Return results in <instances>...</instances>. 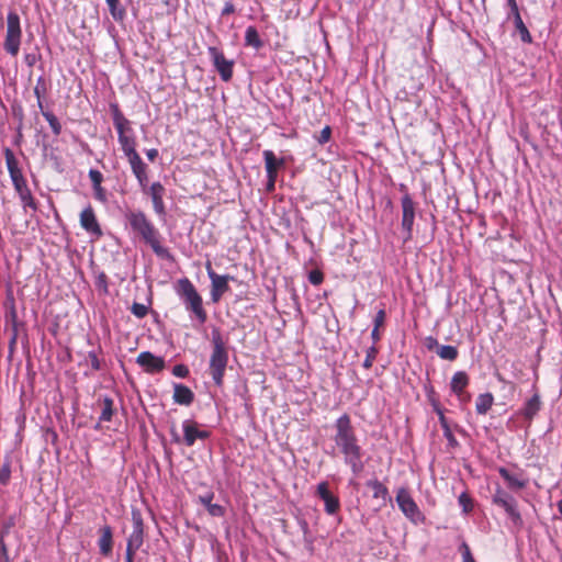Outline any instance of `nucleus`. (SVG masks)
Masks as SVG:
<instances>
[{
	"label": "nucleus",
	"instance_id": "nucleus-1",
	"mask_svg": "<svg viewBox=\"0 0 562 562\" xmlns=\"http://www.w3.org/2000/svg\"><path fill=\"white\" fill-rule=\"evenodd\" d=\"M333 441L335 448L344 457V462L355 475L360 474L364 469L362 457L364 451L359 443L356 429L351 424L348 414L339 416L334 424Z\"/></svg>",
	"mask_w": 562,
	"mask_h": 562
},
{
	"label": "nucleus",
	"instance_id": "nucleus-2",
	"mask_svg": "<svg viewBox=\"0 0 562 562\" xmlns=\"http://www.w3.org/2000/svg\"><path fill=\"white\" fill-rule=\"evenodd\" d=\"M132 232L148 245L154 254L166 260H173V256L168 248L161 245V236L154 223L142 210H127L124 213Z\"/></svg>",
	"mask_w": 562,
	"mask_h": 562
},
{
	"label": "nucleus",
	"instance_id": "nucleus-3",
	"mask_svg": "<svg viewBox=\"0 0 562 562\" xmlns=\"http://www.w3.org/2000/svg\"><path fill=\"white\" fill-rule=\"evenodd\" d=\"M228 364V350L220 329L212 330V353L209 361V373L216 386H222Z\"/></svg>",
	"mask_w": 562,
	"mask_h": 562
},
{
	"label": "nucleus",
	"instance_id": "nucleus-4",
	"mask_svg": "<svg viewBox=\"0 0 562 562\" xmlns=\"http://www.w3.org/2000/svg\"><path fill=\"white\" fill-rule=\"evenodd\" d=\"M7 168L16 191L23 207L26 210L27 207L33 211L37 210V204L32 195L31 190L27 187L26 180L22 173L21 168L19 167V161L14 156V153L9 147L3 149Z\"/></svg>",
	"mask_w": 562,
	"mask_h": 562
},
{
	"label": "nucleus",
	"instance_id": "nucleus-5",
	"mask_svg": "<svg viewBox=\"0 0 562 562\" xmlns=\"http://www.w3.org/2000/svg\"><path fill=\"white\" fill-rule=\"evenodd\" d=\"M176 291L186 308L194 314L200 324H204L207 319V313L203 308L202 297L193 283L188 278H182L178 281Z\"/></svg>",
	"mask_w": 562,
	"mask_h": 562
},
{
	"label": "nucleus",
	"instance_id": "nucleus-6",
	"mask_svg": "<svg viewBox=\"0 0 562 562\" xmlns=\"http://www.w3.org/2000/svg\"><path fill=\"white\" fill-rule=\"evenodd\" d=\"M492 502L494 505L505 510L515 527L521 528L524 526L522 517L518 510L517 501L512 494L501 486H497L492 496Z\"/></svg>",
	"mask_w": 562,
	"mask_h": 562
},
{
	"label": "nucleus",
	"instance_id": "nucleus-7",
	"mask_svg": "<svg viewBox=\"0 0 562 562\" xmlns=\"http://www.w3.org/2000/svg\"><path fill=\"white\" fill-rule=\"evenodd\" d=\"M20 16L16 12L10 11L7 16V35L4 40V49L8 54L16 56L21 45Z\"/></svg>",
	"mask_w": 562,
	"mask_h": 562
},
{
	"label": "nucleus",
	"instance_id": "nucleus-8",
	"mask_svg": "<svg viewBox=\"0 0 562 562\" xmlns=\"http://www.w3.org/2000/svg\"><path fill=\"white\" fill-rule=\"evenodd\" d=\"M395 501L404 516L413 524L417 525L424 521V515L406 487H400L397 490Z\"/></svg>",
	"mask_w": 562,
	"mask_h": 562
},
{
	"label": "nucleus",
	"instance_id": "nucleus-9",
	"mask_svg": "<svg viewBox=\"0 0 562 562\" xmlns=\"http://www.w3.org/2000/svg\"><path fill=\"white\" fill-rule=\"evenodd\" d=\"M207 276L211 280V300L213 303L220 302L223 294L229 290L228 282L234 281L235 278L229 274H217L213 268L211 261L205 263Z\"/></svg>",
	"mask_w": 562,
	"mask_h": 562
},
{
	"label": "nucleus",
	"instance_id": "nucleus-10",
	"mask_svg": "<svg viewBox=\"0 0 562 562\" xmlns=\"http://www.w3.org/2000/svg\"><path fill=\"white\" fill-rule=\"evenodd\" d=\"M402 204V231L404 233V241H408L413 236V225L415 221V203L408 193L401 199Z\"/></svg>",
	"mask_w": 562,
	"mask_h": 562
},
{
	"label": "nucleus",
	"instance_id": "nucleus-11",
	"mask_svg": "<svg viewBox=\"0 0 562 562\" xmlns=\"http://www.w3.org/2000/svg\"><path fill=\"white\" fill-rule=\"evenodd\" d=\"M215 69L223 81L227 82L233 77L234 60L227 59L224 54L214 46L207 48Z\"/></svg>",
	"mask_w": 562,
	"mask_h": 562
},
{
	"label": "nucleus",
	"instance_id": "nucleus-12",
	"mask_svg": "<svg viewBox=\"0 0 562 562\" xmlns=\"http://www.w3.org/2000/svg\"><path fill=\"white\" fill-rule=\"evenodd\" d=\"M81 227L92 236L101 237L103 232L97 220L93 207L89 204L86 206L79 216Z\"/></svg>",
	"mask_w": 562,
	"mask_h": 562
},
{
	"label": "nucleus",
	"instance_id": "nucleus-13",
	"mask_svg": "<svg viewBox=\"0 0 562 562\" xmlns=\"http://www.w3.org/2000/svg\"><path fill=\"white\" fill-rule=\"evenodd\" d=\"M136 363L145 369L148 373L160 372L165 368V360L157 357L150 351H143L136 358Z\"/></svg>",
	"mask_w": 562,
	"mask_h": 562
},
{
	"label": "nucleus",
	"instance_id": "nucleus-14",
	"mask_svg": "<svg viewBox=\"0 0 562 562\" xmlns=\"http://www.w3.org/2000/svg\"><path fill=\"white\" fill-rule=\"evenodd\" d=\"M183 429V441L188 447H192L196 439H207L210 437V432L206 430H200L198 428V424L194 420L186 419L182 423Z\"/></svg>",
	"mask_w": 562,
	"mask_h": 562
},
{
	"label": "nucleus",
	"instance_id": "nucleus-15",
	"mask_svg": "<svg viewBox=\"0 0 562 562\" xmlns=\"http://www.w3.org/2000/svg\"><path fill=\"white\" fill-rule=\"evenodd\" d=\"M166 189L160 182H154L148 188V190L145 192L148 194L153 202V209L154 212L158 216H165L166 215V206L164 202V195H165Z\"/></svg>",
	"mask_w": 562,
	"mask_h": 562
},
{
	"label": "nucleus",
	"instance_id": "nucleus-16",
	"mask_svg": "<svg viewBox=\"0 0 562 562\" xmlns=\"http://www.w3.org/2000/svg\"><path fill=\"white\" fill-rule=\"evenodd\" d=\"M317 495L319 498H322L325 503V512L329 515H334L338 512L340 507V503L337 496L333 495L328 490V483L327 482H321L317 485Z\"/></svg>",
	"mask_w": 562,
	"mask_h": 562
},
{
	"label": "nucleus",
	"instance_id": "nucleus-17",
	"mask_svg": "<svg viewBox=\"0 0 562 562\" xmlns=\"http://www.w3.org/2000/svg\"><path fill=\"white\" fill-rule=\"evenodd\" d=\"M132 521H133V531L130 535L127 542L140 548L144 542V522H143L142 515L138 510L132 512Z\"/></svg>",
	"mask_w": 562,
	"mask_h": 562
},
{
	"label": "nucleus",
	"instance_id": "nucleus-18",
	"mask_svg": "<svg viewBox=\"0 0 562 562\" xmlns=\"http://www.w3.org/2000/svg\"><path fill=\"white\" fill-rule=\"evenodd\" d=\"M532 396L526 401L525 405L520 409V415L528 420L529 423L535 418V416L539 413L542 406L541 397L539 392L533 386Z\"/></svg>",
	"mask_w": 562,
	"mask_h": 562
},
{
	"label": "nucleus",
	"instance_id": "nucleus-19",
	"mask_svg": "<svg viewBox=\"0 0 562 562\" xmlns=\"http://www.w3.org/2000/svg\"><path fill=\"white\" fill-rule=\"evenodd\" d=\"M507 4L510 8V13H512V15L514 18L515 27L518 31L521 41L524 43H530L531 42V35H530L527 26L525 25L521 16H520L519 9H518L516 0H507Z\"/></svg>",
	"mask_w": 562,
	"mask_h": 562
},
{
	"label": "nucleus",
	"instance_id": "nucleus-20",
	"mask_svg": "<svg viewBox=\"0 0 562 562\" xmlns=\"http://www.w3.org/2000/svg\"><path fill=\"white\" fill-rule=\"evenodd\" d=\"M172 400L176 404L189 406L194 401V393L184 384L173 383Z\"/></svg>",
	"mask_w": 562,
	"mask_h": 562
},
{
	"label": "nucleus",
	"instance_id": "nucleus-21",
	"mask_svg": "<svg viewBox=\"0 0 562 562\" xmlns=\"http://www.w3.org/2000/svg\"><path fill=\"white\" fill-rule=\"evenodd\" d=\"M111 112L113 124L117 131V134H131L133 133L130 121L124 116L117 104H111Z\"/></svg>",
	"mask_w": 562,
	"mask_h": 562
},
{
	"label": "nucleus",
	"instance_id": "nucleus-22",
	"mask_svg": "<svg viewBox=\"0 0 562 562\" xmlns=\"http://www.w3.org/2000/svg\"><path fill=\"white\" fill-rule=\"evenodd\" d=\"M98 546L102 555L108 557L111 554L113 548V531L110 526L105 525L100 528Z\"/></svg>",
	"mask_w": 562,
	"mask_h": 562
},
{
	"label": "nucleus",
	"instance_id": "nucleus-23",
	"mask_svg": "<svg viewBox=\"0 0 562 562\" xmlns=\"http://www.w3.org/2000/svg\"><path fill=\"white\" fill-rule=\"evenodd\" d=\"M263 158L267 178H272L273 175H278V169L285 164L284 158H277L274 153L269 149L263 151Z\"/></svg>",
	"mask_w": 562,
	"mask_h": 562
},
{
	"label": "nucleus",
	"instance_id": "nucleus-24",
	"mask_svg": "<svg viewBox=\"0 0 562 562\" xmlns=\"http://www.w3.org/2000/svg\"><path fill=\"white\" fill-rule=\"evenodd\" d=\"M469 384V375L464 371H458L453 374L450 382V390L461 401H463L464 389Z\"/></svg>",
	"mask_w": 562,
	"mask_h": 562
},
{
	"label": "nucleus",
	"instance_id": "nucleus-25",
	"mask_svg": "<svg viewBox=\"0 0 562 562\" xmlns=\"http://www.w3.org/2000/svg\"><path fill=\"white\" fill-rule=\"evenodd\" d=\"M498 473L506 481L508 488L512 491L522 490L527 486L526 480L512 474L506 468H499Z\"/></svg>",
	"mask_w": 562,
	"mask_h": 562
},
{
	"label": "nucleus",
	"instance_id": "nucleus-26",
	"mask_svg": "<svg viewBox=\"0 0 562 562\" xmlns=\"http://www.w3.org/2000/svg\"><path fill=\"white\" fill-rule=\"evenodd\" d=\"M366 485L373 491L372 497L375 499H382L384 503L391 501V496L387 487L379 480H369Z\"/></svg>",
	"mask_w": 562,
	"mask_h": 562
},
{
	"label": "nucleus",
	"instance_id": "nucleus-27",
	"mask_svg": "<svg viewBox=\"0 0 562 562\" xmlns=\"http://www.w3.org/2000/svg\"><path fill=\"white\" fill-rule=\"evenodd\" d=\"M5 322L11 325L13 335L10 340V345L13 346L16 341L18 336V313L14 304V300H10V304L8 306V311L5 313Z\"/></svg>",
	"mask_w": 562,
	"mask_h": 562
},
{
	"label": "nucleus",
	"instance_id": "nucleus-28",
	"mask_svg": "<svg viewBox=\"0 0 562 562\" xmlns=\"http://www.w3.org/2000/svg\"><path fill=\"white\" fill-rule=\"evenodd\" d=\"M214 498V494L213 493H206L205 495H201L199 497L201 504H203L209 514L214 516V517H221L225 514V509L223 506L218 505V504H213L212 501Z\"/></svg>",
	"mask_w": 562,
	"mask_h": 562
},
{
	"label": "nucleus",
	"instance_id": "nucleus-29",
	"mask_svg": "<svg viewBox=\"0 0 562 562\" xmlns=\"http://www.w3.org/2000/svg\"><path fill=\"white\" fill-rule=\"evenodd\" d=\"M494 397L491 393L480 394L476 398L475 409L480 415H485L492 407Z\"/></svg>",
	"mask_w": 562,
	"mask_h": 562
},
{
	"label": "nucleus",
	"instance_id": "nucleus-30",
	"mask_svg": "<svg viewBox=\"0 0 562 562\" xmlns=\"http://www.w3.org/2000/svg\"><path fill=\"white\" fill-rule=\"evenodd\" d=\"M245 44L256 49H259L263 46V42L261 41L257 29L252 25L246 29Z\"/></svg>",
	"mask_w": 562,
	"mask_h": 562
},
{
	"label": "nucleus",
	"instance_id": "nucleus-31",
	"mask_svg": "<svg viewBox=\"0 0 562 562\" xmlns=\"http://www.w3.org/2000/svg\"><path fill=\"white\" fill-rule=\"evenodd\" d=\"M119 143H120L121 148L126 157L136 153L135 138L132 135V133L131 134H122L121 133V135H119Z\"/></svg>",
	"mask_w": 562,
	"mask_h": 562
},
{
	"label": "nucleus",
	"instance_id": "nucleus-32",
	"mask_svg": "<svg viewBox=\"0 0 562 562\" xmlns=\"http://www.w3.org/2000/svg\"><path fill=\"white\" fill-rule=\"evenodd\" d=\"M114 414V402L111 397L104 396L102 398V411L99 422H110Z\"/></svg>",
	"mask_w": 562,
	"mask_h": 562
},
{
	"label": "nucleus",
	"instance_id": "nucleus-33",
	"mask_svg": "<svg viewBox=\"0 0 562 562\" xmlns=\"http://www.w3.org/2000/svg\"><path fill=\"white\" fill-rule=\"evenodd\" d=\"M437 355L443 360L453 361L458 358L459 352L454 346L439 345Z\"/></svg>",
	"mask_w": 562,
	"mask_h": 562
},
{
	"label": "nucleus",
	"instance_id": "nucleus-34",
	"mask_svg": "<svg viewBox=\"0 0 562 562\" xmlns=\"http://www.w3.org/2000/svg\"><path fill=\"white\" fill-rule=\"evenodd\" d=\"M105 2L109 7L112 18L115 21H122L125 18L126 11L124 8L120 7L119 0H105Z\"/></svg>",
	"mask_w": 562,
	"mask_h": 562
},
{
	"label": "nucleus",
	"instance_id": "nucleus-35",
	"mask_svg": "<svg viewBox=\"0 0 562 562\" xmlns=\"http://www.w3.org/2000/svg\"><path fill=\"white\" fill-rule=\"evenodd\" d=\"M128 162L131 165L132 171L134 175L140 173L143 171H146L147 166L138 155V153H134L130 156H127Z\"/></svg>",
	"mask_w": 562,
	"mask_h": 562
},
{
	"label": "nucleus",
	"instance_id": "nucleus-36",
	"mask_svg": "<svg viewBox=\"0 0 562 562\" xmlns=\"http://www.w3.org/2000/svg\"><path fill=\"white\" fill-rule=\"evenodd\" d=\"M438 419H439L440 426L443 430V437L448 440L449 446L453 447V448L457 447L459 445L458 440L453 436L446 416H441Z\"/></svg>",
	"mask_w": 562,
	"mask_h": 562
},
{
	"label": "nucleus",
	"instance_id": "nucleus-37",
	"mask_svg": "<svg viewBox=\"0 0 562 562\" xmlns=\"http://www.w3.org/2000/svg\"><path fill=\"white\" fill-rule=\"evenodd\" d=\"M42 114L45 117V120L48 122L49 127L52 128V132L55 136H58L61 133V125L56 117V115L52 112H44L42 110Z\"/></svg>",
	"mask_w": 562,
	"mask_h": 562
},
{
	"label": "nucleus",
	"instance_id": "nucleus-38",
	"mask_svg": "<svg viewBox=\"0 0 562 562\" xmlns=\"http://www.w3.org/2000/svg\"><path fill=\"white\" fill-rule=\"evenodd\" d=\"M44 91H45V81H44L43 77H40L37 79V83H36L35 88H34V94L37 99V104L41 110H43L42 95H43Z\"/></svg>",
	"mask_w": 562,
	"mask_h": 562
},
{
	"label": "nucleus",
	"instance_id": "nucleus-39",
	"mask_svg": "<svg viewBox=\"0 0 562 562\" xmlns=\"http://www.w3.org/2000/svg\"><path fill=\"white\" fill-rule=\"evenodd\" d=\"M378 355V348L373 345L370 348L367 349V356L363 361V368L371 369L373 361Z\"/></svg>",
	"mask_w": 562,
	"mask_h": 562
},
{
	"label": "nucleus",
	"instance_id": "nucleus-40",
	"mask_svg": "<svg viewBox=\"0 0 562 562\" xmlns=\"http://www.w3.org/2000/svg\"><path fill=\"white\" fill-rule=\"evenodd\" d=\"M458 502H459L460 506L462 507L463 513L468 514L472 510V508H473L472 499L467 493H462L459 496Z\"/></svg>",
	"mask_w": 562,
	"mask_h": 562
},
{
	"label": "nucleus",
	"instance_id": "nucleus-41",
	"mask_svg": "<svg viewBox=\"0 0 562 562\" xmlns=\"http://www.w3.org/2000/svg\"><path fill=\"white\" fill-rule=\"evenodd\" d=\"M131 312L136 317L143 318V317H145L147 315L148 307L145 304L135 302V303H133V305L131 307Z\"/></svg>",
	"mask_w": 562,
	"mask_h": 562
},
{
	"label": "nucleus",
	"instance_id": "nucleus-42",
	"mask_svg": "<svg viewBox=\"0 0 562 562\" xmlns=\"http://www.w3.org/2000/svg\"><path fill=\"white\" fill-rule=\"evenodd\" d=\"M95 286L103 293H108V277L104 272H100L95 278Z\"/></svg>",
	"mask_w": 562,
	"mask_h": 562
},
{
	"label": "nucleus",
	"instance_id": "nucleus-43",
	"mask_svg": "<svg viewBox=\"0 0 562 562\" xmlns=\"http://www.w3.org/2000/svg\"><path fill=\"white\" fill-rule=\"evenodd\" d=\"M89 178L92 182V188L101 186L103 181V175L97 169L89 170Z\"/></svg>",
	"mask_w": 562,
	"mask_h": 562
},
{
	"label": "nucleus",
	"instance_id": "nucleus-44",
	"mask_svg": "<svg viewBox=\"0 0 562 562\" xmlns=\"http://www.w3.org/2000/svg\"><path fill=\"white\" fill-rule=\"evenodd\" d=\"M324 280V274L321 270H312L308 273V281L314 285H319Z\"/></svg>",
	"mask_w": 562,
	"mask_h": 562
},
{
	"label": "nucleus",
	"instance_id": "nucleus-45",
	"mask_svg": "<svg viewBox=\"0 0 562 562\" xmlns=\"http://www.w3.org/2000/svg\"><path fill=\"white\" fill-rule=\"evenodd\" d=\"M11 470L9 463H4L0 468V483L7 485L10 481Z\"/></svg>",
	"mask_w": 562,
	"mask_h": 562
},
{
	"label": "nucleus",
	"instance_id": "nucleus-46",
	"mask_svg": "<svg viewBox=\"0 0 562 562\" xmlns=\"http://www.w3.org/2000/svg\"><path fill=\"white\" fill-rule=\"evenodd\" d=\"M0 562H11L3 533L0 535Z\"/></svg>",
	"mask_w": 562,
	"mask_h": 562
},
{
	"label": "nucleus",
	"instance_id": "nucleus-47",
	"mask_svg": "<svg viewBox=\"0 0 562 562\" xmlns=\"http://www.w3.org/2000/svg\"><path fill=\"white\" fill-rule=\"evenodd\" d=\"M189 368L186 364H176L172 369V374L178 378L184 379L189 375Z\"/></svg>",
	"mask_w": 562,
	"mask_h": 562
},
{
	"label": "nucleus",
	"instance_id": "nucleus-48",
	"mask_svg": "<svg viewBox=\"0 0 562 562\" xmlns=\"http://www.w3.org/2000/svg\"><path fill=\"white\" fill-rule=\"evenodd\" d=\"M93 196L95 200L105 203L108 201L106 191L102 186L93 188Z\"/></svg>",
	"mask_w": 562,
	"mask_h": 562
},
{
	"label": "nucleus",
	"instance_id": "nucleus-49",
	"mask_svg": "<svg viewBox=\"0 0 562 562\" xmlns=\"http://www.w3.org/2000/svg\"><path fill=\"white\" fill-rule=\"evenodd\" d=\"M330 136H331V128H330V126H325V127L321 131V134H319V136L317 137V142H318L321 145H324V144H326L327 142H329Z\"/></svg>",
	"mask_w": 562,
	"mask_h": 562
},
{
	"label": "nucleus",
	"instance_id": "nucleus-50",
	"mask_svg": "<svg viewBox=\"0 0 562 562\" xmlns=\"http://www.w3.org/2000/svg\"><path fill=\"white\" fill-rule=\"evenodd\" d=\"M138 181L139 187L142 188V191L145 193L148 190V176L146 171H143L140 173L134 175Z\"/></svg>",
	"mask_w": 562,
	"mask_h": 562
},
{
	"label": "nucleus",
	"instance_id": "nucleus-51",
	"mask_svg": "<svg viewBox=\"0 0 562 562\" xmlns=\"http://www.w3.org/2000/svg\"><path fill=\"white\" fill-rule=\"evenodd\" d=\"M385 317H386V314H385L384 308H380L373 319V325H374L373 327H376V328L382 327L384 325Z\"/></svg>",
	"mask_w": 562,
	"mask_h": 562
},
{
	"label": "nucleus",
	"instance_id": "nucleus-52",
	"mask_svg": "<svg viewBox=\"0 0 562 562\" xmlns=\"http://www.w3.org/2000/svg\"><path fill=\"white\" fill-rule=\"evenodd\" d=\"M460 549L462 552L463 562H475V560L472 557L471 550L465 542L461 544Z\"/></svg>",
	"mask_w": 562,
	"mask_h": 562
},
{
	"label": "nucleus",
	"instance_id": "nucleus-53",
	"mask_svg": "<svg viewBox=\"0 0 562 562\" xmlns=\"http://www.w3.org/2000/svg\"><path fill=\"white\" fill-rule=\"evenodd\" d=\"M429 402L432 406V409L438 415V418H440L441 416H445L443 409L441 408L439 401L434 395H429Z\"/></svg>",
	"mask_w": 562,
	"mask_h": 562
},
{
	"label": "nucleus",
	"instance_id": "nucleus-54",
	"mask_svg": "<svg viewBox=\"0 0 562 562\" xmlns=\"http://www.w3.org/2000/svg\"><path fill=\"white\" fill-rule=\"evenodd\" d=\"M88 358L90 360V363H91V368L95 371L100 370L101 369V362L95 353V351H89L88 352Z\"/></svg>",
	"mask_w": 562,
	"mask_h": 562
},
{
	"label": "nucleus",
	"instance_id": "nucleus-55",
	"mask_svg": "<svg viewBox=\"0 0 562 562\" xmlns=\"http://www.w3.org/2000/svg\"><path fill=\"white\" fill-rule=\"evenodd\" d=\"M425 346L428 350H434V349H438L439 344L436 338H434L432 336H428L425 338Z\"/></svg>",
	"mask_w": 562,
	"mask_h": 562
},
{
	"label": "nucleus",
	"instance_id": "nucleus-56",
	"mask_svg": "<svg viewBox=\"0 0 562 562\" xmlns=\"http://www.w3.org/2000/svg\"><path fill=\"white\" fill-rule=\"evenodd\" d=\"M234 12H235V5L231 1H228L225 3L224 8L222 9L221 14L224 16V15L232 14Z\"/></svg>",
	"mask_w": 562,
	"mask_h": 562
},
{
	"label": "nucleus",
	"instance_id": "nucleus-57",
	"mask_svg": "<svg viewBox=\"0 0 562 562\" xmlns=\"http://www.w3.org/2000/svg\"><path fill=\"white\" fill-rule=\"evenodd\" d=\"M139 548L134 546V544H131V543H126V552H125V557H132L134 558L136 551L138 550Z\"/></svg>",
	"mask_w": 562,
	"mask_h": 562
},
{
	"label": "nucleus",
	"instance_id": "nucleus-58",
	"mask_svg": "<svg viewBox=\"0 0 562 562\" xmlns=\"http://www.w3.org/2000/svg\"><path fill=\"white\" fill-rule=\"evenodd\" d=\"M146 156L150 161H154L158 157V150L156 148L148 149Z\"/></svg>",
	"mask_w": 562,
	"mask_h": 562
},
{
	"label": "nucleus",
	"instance_id": "nucleus-59",
	"mask_svg": "<svg viewBox=\"0 0 562 562\" xmlns=\"http://www.w3.org/2000/svg\"><path fill=\"white\" fill-rule=\"evenodd\" d=\"M371 338L373 340V345H375L380 340L381 336L379 333V328L373 327V329L371 331Z\"/></svg>",
	"mask_w": 562,
	"mask_h": 562
},
{
	"label": "nucleus",
	"instance_id": "nucleus-60",
	"mask_svg": "<svg viewBox=\"0 0 562 562\" xmlns=\"http://www.w3.org/2000/svg\"><path fill=\"white\" fill-rule=\"evenodd\" d=\"M277 176L278 175H273L272 178H268V182H267V190L268 191L274 190V183H276V180H277Z\"/></svg>",
	"mask_w": 562,
	"mask_h": 562
},
{
	"label": "nucleus",
	"instance_id": "nucleus-61",
	"mask_svg": "<svg viewBox=\"0 0 562 562\" xmlns=\"http://www.w3.org/2000/svg\"><path fill=\"white\" fill-rule=\"evenodd\" d=\"M173 441L180 442V437L177 432L172 431Z\"/></svg>",
	"mask_w": 562,
	"mask_h": 562
},
{
	"label": "nucleus",
	"instance_id": "nucleus-62",
	"mask_svg": "<svg viewBox=\"0 0 562 562\" xmlns=\"http://www.w3.org/2000/svg\"><path fill=\"white\" fill-rule=\"evenodd\" d=\"M559 513L562 515V499H560L557 504Z\"/></svg>",
	"mask_w": 562,
	"mask_h": 562
},
{
	"label": "nucleus",
	"instance_id": "nucleus-63",
	"mask_svg": "<svg viewBox=\"0 0 562 562\" xmlns=\"http://www.w3.org/2000/svg\"><path fill=\"white\" fill-rule=\"evenodd\" d=\"M125 562H134V558H132V557H125Z\"/></svg>",
	"mask_w": 562,
	"mask_h": 562
},
{
	"label": "nucleus",
	"instance_id": "nucleus-64",
	"mask_svg": "<svg viewBox=\"0 0 562 562\" xmlns=\"http://www.w3.org/2000/svg\"><path fill=\"white\" fill-rule=\"evenodd\" d=\"M303 529L306 530L307 529V524L306 521H303Z\"/></svg>",
	"mask_w": 562,
	"mask_h": 562
}]
</instances>
